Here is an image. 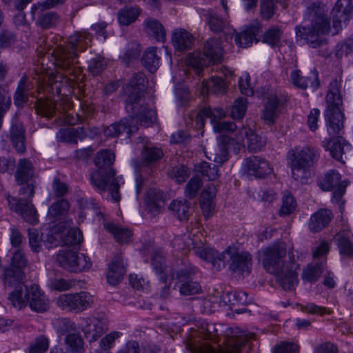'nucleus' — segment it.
Masks as SVG:
<instances>
[{"label":"nucleus","mask_w":353,"mask_h":353,"mask_svg":"<svg viewBox=\"0 0 353 353\" xmlns=\"http://www.w3.org/2000/svg\"><path fill=\"white\" fill-rule=\"evenodd\" d=\"M114 154L110 150H102L97 153L94 164L98 170L91 174V183L100 192L108 190L109 196L116 202L120 200L119 187L122 178L115 177L116 171L112 168L114 161Z\"/></svg>","instance_id":"obj_1"},{"label":"nucleus","mask_w":353,"mask_h":353,"mask_svg":"<svg viewBox=\"0 0 353 353\" xmlns=\"http://www.w3.org/2000/svg\"><path fill=\"white\" fill-rule=\"evenodd\" d=\"M128 117L123 118L119 122L114 123L104 130L105 137H117L121 133L126 132L130 137V134L138 130L137 124L145 127L150 126L156 120V112L151 108L140 105L134 104V111L128 112Z\"/></svg>","instance_id":"obj_2"},{"label":"nucleus","mask_w":353,"mask_h":353,"mask_svg":"<svg viewBox=\"0 0 353 353\" xmlns=\"http://www.w3.org/2000/svg\"><path fill=\"white\" fill-rule=\"evenodd\" d=\"M10 304L19 310L27 305L36 312L43 313L50 307V301L38 285H20L8 296Z\"/></svg>","instance_id":"obj_3"},{"label":"nucleus","mask_w":353,"mask_h":353,"mask_svg":"<svg viewBox=\"0 0 353 353\" xmlns=\"http://www.w3.org/2000/svg\"><path fill=\"white\" fill-rule=\"evenodd\" d=\"M340 88L341 85L336 80H333L329 85L326 97L327 105L324 113L329 134H339L344 128V114L341 109L343 101Z\"/></svg>","instance_id":"obj_4"},{"label":"nucleus","mask_w":353,"mask_h":353,"mask_svg":"<svg viewBox=\"0 0 353 353\" xmlns=\"http://www.w3.org/2000/svg\"><path fill=\"white\" fill-rule=\"evenodd\" d=\"M230 334L231 336L223 342L226 343L225 346L217 348L205 343L196 345L193 353H248L254 334L240 331L238 328L231 330Z\"/></svg>","instance_id":"obj_5"},{"label":"nucleus","mask_w":353,"mask_h":353,"mask_svg":"<svg viewBox=\"0 0 353 353\" xmlns=\"http://www.w3.org/2000/svg\"><path fill=\"white\" fill-rule=\"evenodd\" d=\"M223 58V50L219 41L209 39L203 44V52L195 51L186 59V64L191 67L197 76H201L204 67L221 63Z\"/></svg>","instance_id":"obj_6"},{"label":"nucleus","mask_w":353,"mask_h":353,"mask_svg":"<svg viewBox=\"0 0 353 353\" xmlns=\"http://www.w3.org/2000/svg\"><path fill=\"white\" fill-rule=\"evenodd\" d=\"M317 152L308 146L302 148H296L289 152L292 175L294 180L306 183L309 168L318 159Z\"/></svg>","instance_id":"obj_7"},{"label":"nucleus","mask_w":353,"mask_h":353,"mask_svg":"<svg viewBox=\"0 0 353 353\" xmlns=\"http://www.w3.org/2000/svg\"><path fill=\"white\" fill-rule=\"evenodd\" d=\"M21 186L19 194L23 196L24 198L8 195L9 207L11 210L19 214L26 222L33 225L37 224L39 222L38 214L31 201L34 194L33 183H26Z\"/></svg>","instance_id":"obj_8"},{"label":"nucleus","mask_w":353,"mask_h":353,"mask_svg":"<svg viewBox=\"0 0 353 353\" xmlns=\"http://www.w3.org/2000/svg\"><path fill=\"white\" fill-rule=\"evenodd\" d=\"M341 30V23H305L296 27V34L311 47L317 48L325 43L324 34L334 36Z\"/></svg>","instance_id":"obj_9"},{"label":"nucleus","mask_w":353,"mask_h":353,"mask_svg":"<svg viewBox=\"0 0 353 353\" xmlns=\"http://www.w3.org/2000/svg\"><path fill=\"white\" fill-rule=\"evenodd\" d=\"M88 37V34L77 32L70 37V41L67 45L58 46L53 50L56 64L59 68L72 74V67L78 63L77 48Z\"/></svg>","instance_id":"obj_10"},{"label":"nucleus","mask_w":353,"mask_h":353,"mask_svg":"<svg viewBox=\"0 0 353 353\" xmlns=\"http://www.w3.org/2000/svg\"><path fill=\"white\" fill-rule=\"evenodd\" d=\"M221 257L218 259L219 270L228 264L229 270L233 272L249 274L251 272L252 256L248 252H238L235 248H229L221 253Z\"/></svg>","instance_id":"obj_11"},{"label":"nucleus","mask_w":353,"mask_h":353,"mask_svg":"<svg viewBox=\"0 0 353 353\" xmlns=\"http://www.w3.org/2000/svg\"><path fill=\"white\" fill-rule=\"evenodd\" d=\"M262 264L266 272L272 274H279L288 265L285 264L286 248L279 243L262 250Z\"/></svg>","instance_id":"obj_12"},{"label":"nucleus","mask_w":353,"mask_h":353,"mask_svg":"<svg viewBox=\"0 0 353 353\" xmlns=\"http://www.w3.org/2000/svg\"><path fill=\"white\" fill-rule=\"evenodd\" d=\"M92 296L84 291L77 293H67L61 294L56 300L57 305L68 312L80 313L93 303Z\"/></svg>","instance_id":"obj_13"},{"label":"nucleus","mask_w":353,"mask_h":353,"mask_svg":"<svg viewBox=\"0 0 353 353\" xmlns=\"http://www.w3.org/2000/svg\"><path fill=\"white\" fill-rule=\"evenodd\" d=\"M56 261L61 268L72 272H82L92 266L88 256L68 249L59 251Z\"/></svg>","instance_id":"obj_14"},{"label":"nucleus","mask_w":353,"mask_h":353,"mask_svg":"<svg viewBox=\"0 0 353 353\" xmlns=\"http://www.w3.org/2000/svg\"><path fill=\"white\" fill-rule=\"evenodd\" d=\"M145 82L146 77L143 72L133 74L126 87L128 97L125 101V110L128 112L134 111V104L139 103L146 89Z\"/></svg>","instance_id":"obj_15"},{"label":"nucleus","mask_w":353,"mask_h":353,"mask_svg":"<svg viewBox=\"0 0 353 353\" xmlns=\"http://www.w3.org/2000/svg\"><path fill=\"white\" fill-rule=\"evenodd\" d=\"M319 185L324 191L333 190L332 201L340 203L347 186V183L341 180V176L339 172L332 170L325 174L319 181Z\"/></svg>","instance_id":"obj_16"},{"label":"nucleus","mask_w":353,"mask_h":353,"mask_svg":"<svg viewBox=\"0 0 353 353\" xmlns=\"http://www.w3.org/2000/svg\"><path fill=\"white\" fill-rule=\"evenodd\" d=\"M343 129L340 131L341 132ZM337 134H330V136H334V137L330 138V139L325 140L323 141V146L325 150H328L330 152L332 157L336 160L345 163L343 160V156L346 158V154L350 151L351 145L347 141L341 136Z\"/></svg>","instance_id":"obj_17"},{"label":"nucleus","mask_w":353,"mask_h":353,"mask_svg":"<svg viewBox=\"0 0 353 353\" xmlns=\"http://www.w3.org/2000/svg\"><path fill=\"white\" fill-rule=\"evenodd\" d=\"M163 156V151L161 148L154 146H145L141 152L142 167L141 172L139 176L136 178V190L137 194L141 192L144 181L143 170L144 166H148L155 163Z\"/></svg>","instance_id":"obj_18"},{"label":"nucleus","mask_w":353,"mask_h":353,"mask_svg":"<svg viewBox=\"0 0 353 353\" xmlns=\"http://www.w3.org/2000/svg\"><path fill=\"white\" fill-rule=\"evenodd\" d=\"M243 143V141L238 139V133L236 134L235 139L227 135L222 136L219 145V154H215L214 161L221 164L223 163L228 159L229 152L233 150L237 153Z\"/></svg>","instance_id":"obj_19"},{"label":"nucleus","mask_w":353,"mask_h":353,"mask_svg":"<svg viewBox=\"0 0 353 353\" xmlns=\"http://www.w3.org/2000/svg\"><path fill=\"white\" fill-rule=\"evenodd\" d=\"M245 167L248 174L256 178H263L272 172L268 161L258 156L247 158Z\"/></svg>","instance_id":"obj_20"},{"label":"nucleus","mask_w":353,"mask_h":353,"mask_svg":"<svg viewBox=\"0 0 353 353\" xmlns=\"http://www.w3.org/2000/svg\"><path fill=\"white\" fill-rule=\"evenodd\" d=\"M353 6L351 0H338L333 7L329 20L332 22H346L352 19Z\"/></svg>","instance_id":"obj_21"},{"label":"nucleus","mask_w":353,"mask_h":353,"mask_svg":"<svg viewBox=\"0 0 353 353\" xmlns=\"http://www.w3.org/2000/svg\"><path fill=\"white\" fill-rule=\"evenodd\" d=\"M303 19L308 22H329L326 6L321 2L311 3L304 11Z\"/></svg>","instance_id":"obj_22"},{"label":"nucleus","mask_w":353,"mask_h":353,"mask_svg":"<svg viewBox=\"0 0 353 353\" xmlns=\"http://www.w3.org/2000/svg\"><path fill=\"white\" fill-rule=\"evenodd\" d=\"M125 267L123 257L121 255H115L108 266L106 278L109 284L116 285L123 279L125 274Z\"/></svg>","instance_id":"obj_23"},{"label":"nucleus","mask_w":353,"mask_h":353,"mask_svg":"<svg viewBox=\"0 0 353 353\" xmlns=\"http://www.w3.org/2000/svg\"><path fill=\"white\" fill-rule=\"evenodd\" d=\"M245 138L247 139L248 149L250 152H257L262 149L266 143L265 139L255 133L251 128L248 127H243L238 132V139L243 141Z\"/></svg>","instance_id":"obj_24"},{"label":"nucleus","mask_w":353,"mask_h":353,"mask_svg":"<svg viewBox=\"0 0 353 353\" xmlns=\"http://www.w3.org/2000/svg\"><path fill=\"white\" fill-rule=\"evenodd\" d=\"M25 128L23 124L17 121H12L10 130V139L12 145L19 154L26 150Z\"/></svg>","instance_id":"obj_25"},{"label":"nucleus","mask_w":353,"mask_h":353,"mask_svg":"<svg viewBox=\"0 0 353 353\" xmlns=\"http://www.w3.org/2000/svg\"><path fill=\"white\" fill-rule=\"evenodd\" d=\"M26 279V274L23 270H19L11 266L4 268L1 279L5 288H12L14 289L20 285H24L23 283Z\"/></svg>","instance_id":"obj_26"},{"label":"nucleus","mask_w":353,"mask_h":353,"mask_svg":"<svg viewBox=\"0 0 353 353\" xmlns=\"http://www.w3.org/2000/svg\"><path fill=\"white\" fill-rule=\"evenodd\" d=\"M340 254L343 258L353 257V234L349 230H343L334 236Z\"/></svg>","instance_id":"obj_27"},{"label":"nucleus","mask_w":353,"mask_h":353,"mask_svg":"<svg viewBox=\"0 0 353 353\" xmlns=\"http://www.w3.org/2000/svg\"><path fill=\"white\" fill-rule=\"evenodd\" d=\"M145 203L150 213H160L165 206L163 192L160 190L150 189L146 194Z\"/></svg>","instance_id":"obj_28"},{"label":"nucleus","mask_w":353,"mask_h":353,"mask_svg":"<svg viewBox=\"0 0 353 353\" xmlns=\"http://www.w3.org/2000/svg\"><path fill=\"white\" fill-rule=\"evenodd\" d=\"M332 218L331 210L321 209L311 216L309 228L313 232H318L327 227Z\"/></svg>","instance_id":"obj_29"},{"label":"nucleus","mask_w":353,"mask_h":353,"mask_svg":"<svg viewBox=\"0 0 353 353\" xmlns=\"http://www.w3.org/2000/svg\"><path fill=\"white\" fill-rule=\"evenodd\" d=\"M34 170L31 162L26 159H20L14 175L17 183L23 185L26 183L32 182Z\"/></svg>","instance_id":"obj_30"},{"label":"nucleus","mask_w":353,"mask_h":353,"mask_svg":"<svg viewBox=\"0 0 353 353\" xmlns=\"http://www.w3.org/2000/svg\"><path fill=\"white\" fill-rule=\"evenodd\" d=\"M172 41L175 49L179 51H185L192 48L194 39L191 33L181 28L174 30Z\"/></svg>","instance_id":"obj_31"},{"label":"nucleus","mask_w":353,"mask_h":353,"mask_svg":"<svg viewBox=\"0 0 353 353\" xmlns=\"http://www.w3.org/2000/svg\"><path fill=\"white\" fill-rule=\"evenodd\" d=\"M216 194L215 186H209L208 189L203 190L200 198V205L203 215L206 219L210 217L214 210L215 203L214 199Z\"/></svg>","instance_id":"obj_32"},{"label":"nucleus","mask_w":353,"mask_h":353,"mask_svg":"<svg viewBox=\"0 0 353 353\" xmlns=\"http://www.w3.org/2000/svg\"><path fill=\"white\" fill-rule=\"evenodd\" d=\"M281 105V100L275 94L267 97L264 105L262 118L270 125L273 124L279 115V107Z\"/></svg>","instance_id":"obj_33"},{"label":"nucleus","mask_w":353,"mask_h":353,"mask_svg":"<svg viewBox=\"0 0 353 353\" xmlns=\"http://www.w3.org/2000/svg\"><path fill=\"white\" fill-rule=\"evenodd\" d=\"M295 265L290 264L283 269V272L276 274L278 277V282L284 290H292L297 284V274L295 272Z\"/></svg>","instance_id":"obj_34"},{"label":"nucleus","mask_w":353,"mask_h":353,"mask_svg":"<svg viewBox=\"0 0 353 353\" xmlns=\"http://www.w3.org/2000/svg\"><path fill=\"white\" fill-rule=\"evenodd\" d=\"M30 85L28 82V77L23 76L18 83V85L14 94V104L19 108H23L29 99Z\"/></svg>","instance_id":"obj_35"},{"label":"nucleus","mask_w":353,"mask_h":353,"mask_svg":"<svg viewBox=\"0 0 353 353\" xmlns=\"http://www.w3.org/2000/svg\"><path fill=\"white\" fill-rule=\"evenodd\" d=\"M59 239L63 245H75L81 242L83 236L81 232L76 229H65L61 233L55 234V239Z\"/></svg>","instance_id":"obj_36"},{"label":"nucleus","mask_w":353,"mask_h":353,"mask_svg":"<svg viewBox=\"0 0 353 353\" xmlns=\"http://www.w3.org/2000/svg\"><path fill=\"white\" fill-rule=\"evenodd\" d=\"M260 26L256 23L250 28L237 33L234 40L237 45L243 48H247L252 43L256 35L259 33Z\"/></svg>","instance_id":"obj_37"},{"label":"nucleus","mask_w":353,"mask_h":353,"mask_svg":"<svg viewBox=\"0 0 353 353\" xmlns=\"http://www.w3.org/2000/svg\"><path fill=\"white\" fill-rule=\"evenodd\" d=\"M180 221H187L192 213L190 203L187 201H173L168 207Z\"/></svg>","instance_id":"obj_38"},{"label":"nucleus","mask_w":353,"mask_h":353,"mask_svg":"<svg viewBox=\"0 0 353 353\" xmlns=\"http://www.w3.org/2000/svg\"><path fill=\"white\" fill-rule=\"evenodd\" d=\"M300 70H294L291 73V80L294 85L301 89L305 90L307 88L309 84L314 88H317L319 86V81L316 74H313V79L311 77H302Z\"/></svg>","instance_id":"obj_39"},{"label":"nucleus","mask_w":353,"mask_h":353,"mask_svg":"<svg viewBox=\"0 0 353 353\" xmlns=\"http://www.w3.org/2000/svg\"><path fill=\"white\" fill-rule=\"evenodd\" d=\"M194 252L203 261H209L212 267L218 270V259H221V253L207 247H196L194 249Z\"/></svg>","instance_id":"obj_40"},{"label":"nucleus","mask_w":353,"mask_h":353,"mask_svg":"<svg viewBox=\"0 0 353 353\" xmlns=\"http://www.w3.org/2000/svg\"><path fill=\"white\" fill-rule=\"evenodd\" d=\"M227 91L225 83L221 77H212L208 81H203V94L213 93L216 94H223Z\"/></svg>","instance_id":"obj_41"},{"label":"nucleus","mask_w":353,"mask_h":353,"mask_svg":"<svg viewBox=\"0 0 353 353\" xmlns=\"http://www.w3.org/2000/svg\"><path fill=\"white\" fill-rule=\"evenodd\" d=\"M67 350L71 353H83V340L77 331L70 333L65 338Z\"/></svg>","instance_id":"obj_42"},{"label":"nucleus","mask_w":353,"mask_h":353,"mask_svg":"<svg viewBox=\"0 0 353 353\" xmlns=\"http://www.w3.org/2000/svg\"><path fill=\"white\" fill-rule=\"evenodd\" d=\"M157 48H148L144 52L141 62L143 65L151 73L155 72L159 65V59L157 56Z\"/></svg>","instance_id":"obj_43"},{"label":"nucleus","mask_w":353,"mask_h":353,"mask_svg":"<svg viewBox=\"0 0 353 353\" xmlns=\"http://www.w3.org/2000/svg\"><path fill=\"white\" fill-rule=\"evenodd\" d=\"M70 208V204L66 199H61L54 202L49 208L48 216L51 220H57L65 215Z\"/></svg>","instance_id":"obj_44"},{"label":"nucleus","mask_w":353,"mask_h":353,"mask_svg":"<svg viewBox=\"0 0 353 353\" xmlns=\"http://www.w3.org/2000/svg\"><path fill=\"white\" fill-rule=\"evenodd\" d=\"M104 228L112 233L117 242L126 243L132 236V232L126 228L120 227L113 223H107L104 224Z\"/></svg>","instance_id":"obj_45"},{"label":"nucleus","mask_w":353,"mask_h":353,"mask_svg":"<svg viewBox=\"0 0 353 353\" xmlns=\"http://www.w3.org/2000/svg\"><path fill=\"white\" fill-rule=\"evenodd\" d=\"M195 170L208 181L215 180L219 176L218 167L206 161H202L195 165Z\"/></svg>","instance_id":"obj_46"},{"label":"nucleus","mask_w":353,"mask_h":353,"mask_svg":"<svg viewBox=\"0 0 353 353\" xmlns=\"http://www.w3.org/2000/svg\"><path fill=\"white\" fill-rule=\"evenodd\" d=\"M151 265L157 274L165 275L167 265L165 260V255L160 248L154 250L151 256Z\"/></svg>","instance_id":"obj_47"},{"label":"nucleus","mask_w":353,"mask_h":353,"mask_svg":"<svg viewBox=\"0 0 353 353\" xmlns=\"http://www.w3.org/2000/svg\"><path fill=\"white\" fill-rule=\"evenodd\" d=\"M34 107L36 112L42 117L51 119L55 114V107L52 102L48 99H39L36 101Z\"/></svg>","instance_id":"obj_48"},{"label":"nucleus","mask_w":353,"mask_h":353,"mask_svg":"<svg viewBox=\"0 0 353 353\" xmlns=\"http://www.w3.org/2000/svg\"><path fill=\"white\" fill-rule=\"evenodd\" d=\"M81 130L78 128H68L66 129H61L58 134V139L62 141L69 143L77 144L78 139L82 141Z\"/></svg>","instance_id":"obj_49"},{"label":"nucleus","mask_w":353,"mask_h":353,"mask_svg":"<svg viewBox=\"0 0 353 353\" xmlns=\"http://www.w3.org/2000/svg\"><path fill=\"white\" fill-rule=\"evenodd\" d=\"M141 13V10L138 7L126 6L118 12V21L119 22H134Z\"/></svg>","instance_id":"obj_50"},{"label":"nucleus","mask_w":353,"mask_h":353,"mask_svg":"<svg viewBox=\"0 0 353 353\" xmlns=\"http://www.w3.org/2000/svg\"><path fill=\"white\" fill-rule=\"evenodd\" d=\"M325 265L323 262L315 265H309L302 273V278L308 282H315L321 275Z\"/></svg>","instance_id":"obj_51"},{"label":"nucleus","mask_w":353,"mask_h":353,"mask_svg":"<svg viewBox=\"0 0 353 353\" xmlns=\"http://www.w3.org/2000/svg\"><path fill=\"white\" fill-rule=\"evenodd\" d=\"M145 30L148 34L156 41L164 42L165 40V30L162 23H146Z\"/></svg>","instance_id":"obj_52"},{"label":"nucleus","mask_w":353,"mask_h":353,"mask_svg":"<svg viewBox=\"0 0 353 353\" xmlns=\"http://www.w3.org/2000/svg\"><path fill=\"white\" fill-rule=\"evenodd\" d=\"M54 326L58 334L61 335L68 334L77 330L75 323L68 318L57 319Z\"/></svg>","instance_id":"obj_53"},{"label":"nucleus","mask_w":353,"mask_h":353,"mask_svg":"<svg viewBox=\"0 0 353 353\" xmlns=\"http://www.w3.org/2000/svg\"><path fill=\"white\" fill-rule=\"evenodd\" d=\"M296 207V202L292 195L285 193L283 196L282 205L279 210V215L285 216L292 214Z\"/></svg>","instance_id":"obj_54"},{"label":"nucleus","mask_w":353,"mask_h":353,"mask_svg":"<svg viewBox=\"0 0 353 353\" xmlns=\"http://www.w3.org/2000/svg\"><path fill=\"white\" fill-rule=\"evenodd\" d=\"M49 347V339L45 335H39L30 345L29 353H45Z\"/></svg>","instance_id":"obj_55"},{"label":"nucleus","mask_w":353,"mask_h":353,"mask_svg":"<svg viewBox=\"0 0 353 353\" xmlns=\"http://www.w3.org/2000/svg\"><path fill=\"white\" fill-rule=\"evenodd\" d=\"M247 110V99L240 97L236 99L230 110V116L234 119H242Z\"/></svg>","instance_id":"obj_56"},{"label":"nucleus","mask_w":353,"mask_h":353,"mask_svg":"<svg viewBox=\"0 0 353 353\" xmlns=\"http://www.w3.org/2000/svg\"><path fill=\"white\" fill-rule=\"evenodd\" d=\"M84 322L85 325H83L82 331L85 337L90 343L95 341L101 334L97 332V327L91 321V318L85 319Z\"/></svg>","instance_id":"obj_57"},{"label":"nucleus","mask_w":353,"mask_h":353,"mask_svg":"<svg viewBox=\"0 0 353 353\" xmlns=\"http://www.w3.org/2000/svg\"><path fill=\"white\" fill-rule=\"evenodd\" d=\"M282 32L278 27H274L266 30L263 37V42L271 46H278L280 42Z\"/></svg>","instance_id":"obj_58"},{"label":"nucleus","mask_w":353,"mask_h":353,"mask_svg":"<svg viewBox=\"0 0 353 353\" xmlns=\"http://www.w3.org/2000/svg\"><path fill=\"white\" fill-rule=\"evenodd\" d=\"M203 185L202 181L199 176L192 178L187 183L185 190V196L190 199L196 196L199 190Z\"/></svg>","instance_id":"obj_59"},{"label":"nucleus","mask_w":353,"mask_h":353,"mask_svg":"<svg viewBox=\"0 0 353 353\" xmlns=\"http://www.w3.org/2000/svg\"><path fill=\"white\" fill-rule=\"evenodd\" d=\"M181 283L179 292L182 295L188 296L195 294L201 291V285L197 282L188 280Z\"/></svg>","instance_id":"obj_60"},{"label":"nucleus","mask_w":353,"mask_h":353,"mask_svg":"<svg viewBox=\"0 0 353 353\" xmlns=\"http://www.w3.org/2000/svg\"><path fill=\"white\" fill-rule=\"evenodd\" d=\"M218 297L209 296L204 299L201 303V311L205 314L214 313L219 307Z\"/></svg>","instance_id":"obj_61"},{"label":"nucleus","mask_w":353,"mask_h":353,"mask_svg":"<svg viewBox=\"0 0 353 353\" xmlns=\"http://www.w3.org/2000/svg\"><path fill=\"white\" fill-rule=\"evenodd\" d=\"M353 52V36L343 43H339L335 47V54L338 58L347 56Z\"/></svg>","instance_id":"obj_62"},{"label":"nucleus","mask_w":353,"mask_h":353,"mask_svg":"<svg viewBox=\"0 0 353 353\" xmlns=\"http://www.w3.org/2000/svg\"><path fill=\"white\" fill-rule=\"evenodd\" d=\"M74 285V281L64 279H52L49 283V287L52 290H56L60 292L68 290Z\"/></svg>","instance_id":"obj_63"},{"label":"nucleus","mask_w":353,"mask_h":353,"mask_svg":"<svg viewBox=\"0 0 353 353\" xmlns=\"http://www.w3.org/2000/svg\"><path fill=\"white\" fill-rule=\"evenodd\" d=\"M189 174L188 168L184 165L172 167L170 172V177L174 178L179 183L184 182Z\"/></svg>","instance_id":"obj_64"}]
</instances>
